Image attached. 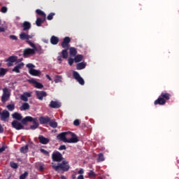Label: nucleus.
Returning a JSON list of instances; mask_svg holds the SVG:
<instances>
[{"mask_svg":"<svg viewBox=\"0 0 179 179\" xmlns=\"http://www.w3.org/2000/svg\"><path fill=\"white\" fill-rule=\"evenodd\" d=\"M171 94L169 92H163L161 93L157 100L155 101V106H164L168 100H170Z\"/></svg>","mask_w":179,"mask_h":179,"instance_id":"7ed1b4c3","label":"nucleus"},{"mask_svg":"<svg viewBox=\"0 0 179 179\" xmlns=\"http://www.w3.org/2000/svg\"><path fill=\"white\" fill-rule=\"evenodd\" d=\"M61 179H66V178L64 176H62Z\"/></svg>","mask_w":179,"mask_h":179,"instance_id":"bf43d9fd","label":"nucleus"},{"mask_svg":"<svg viewBox=\"0 0 179 179\" xmlns=\"http://www.w3.org/2000/svg\"><path fill=\"white\" fill-rule=\"evenodd\" d=\"M59 150H66V146L65 145H62L59 148Z\"/></svg>","mask_w":179,"mask_h":179,"instance_id":"49530a36","label":"nucleus"},{"mask_svg":"<svg viewBox=\"0 0 179 179\" xmlns=\"http://www.w3.org/2000/svg\"><path fill=\"white\" fill-rule=\"evenodd\" d=\"M6 69L3 68H0V76H4V75H6Z\"/></svg>","mask_w":179,"mask_h":179,"instance_id":"4c0bfd02","label":"nucleus"},{"mask_svg":"<svg viewBox=\"0 0 179 179\" xmlns=\"http://www.w3.org/2000/svg\"><path fill=\"white\" fill-rule=\"evenodd\" d=\"M1 12L2 13H6L8 12V8H6V6L1 7Z\"/></svg>","mask_w":179,"mask_h":179,"instance_id":"37998d69","label":"nucleus"},{"mask_svg":"<svg viewBox=\"0 0 179 179\" xmlns=\"http://www.w3.org/2000/svg\"><path fill=\"white\" fill-rule=\"evenodd\" d=\"M62 103L58 101H51L49 107L50 108H61Z\"/></svg>","mask_w":179,"mask_h":179,"instance_id":"4468645a","label":"nucleus"},{"mask_svg":"<svg viewBox=\"0 0 179 179\" xmlns=\"http://www.w3.org/2000/svg\"><path fill=\"white\" fill-rule=\"evenodd\" d=\"M36 13H37V15H39V16H42V17H43V19H45V13H44L43 10H40V9H37L36 10Z\"/></svg>","mask_w":179,"mask_h":179,"instance_id":"c756f323","label":"nucleus"},{"mask_svg":"<svg viewBox=\"0 0 179 179\" xmlns=\"http://www.w3.org/2000/svg\"><path fill=\"white\" fill-rule=\"evenodd\" d=\"M6 107L8 111H13L15 110V103L8 104Z\"/></svg>","mask_w":179,"mask_h":179,"instance_id":"f704fd0d","label":"nucleus"},{"mask_svg":"<svg viewBox=\"0 0 179 179\" xmlns=\"http://www.w3.org/2000/svg\"><path fill=\"white\" fill-rule=\"evenodd\" d=\"M71 177H72V178H73V179L76 178V175H72V176H71Z\"/></svg>","mask_w":179,"mask_h":179,"instance_id":"13d9d810","label":"nucleus"},{"mask_svg":"<svg viewBox=\"0 0 179 179\" xmlns=\"http://www.w3.org/2000/svg\"><path fill=\"white\" fill-rule=\"evenodd\" d=\"M20 111H26L30 110V105L29 103H23L22 105L20 107Z\"/></svg>","mask_w":179,"mask_h":179,"instance_id":"4be33fe9","label":"nucleus"},{"mask_svg":"<svg viewBox=\"0 0 179 179\" xmlns=\"http://www.w3.org/2000/svg\"><path fill=\"white\" fill-rule=\"evenodd\" d=\"M45 20V19H44V18H43V20L40 17L37 18L36 21V26H38V27H40V26H41V24H43V23H44Z\"/></svg>","mask_w":179,"mask_h":179,"instance_id":"c85d7f7f","label":"nucleus"},{"mask_svg":"<svg viewBox=\"0 0 179 179\" xmlns=\"http://www.w3.org/2000/svg\"><path fill=\"white\" fill-rule=\"evenodd\" d=\"M29 176V173L27 171H25L24 173L20 176V179H26V177Z\"/></svg>","mask_w":179,"mask_h":179,"instance_id":"58836bf2","label":"nucleus"},{"mask_svg":"<svg viewBox=\"0 0 179 179\" xmlns=\"http://www.w3.org/2000/svg\"><path fill=\"white\" fill-rule=\"evenodd\" d=\"M105 159H104V155H103V153H99L98 155V159H97V162L98 163H100L101 162H104Z\"/></svg>","mask_w":179,"mask_h":179,"instance_id":"2f4dec72","label":"nucleus"},{"mask_svg":"<svg viewBox=\"0 0 179 179\" xmlns=\"http://www.w3.org/2000/svg\"><path fill=\"white\" fill-rule=\"evenodd\" d=\"M35 94L38 100L43 101L44 97H47V92L45 91H36Z\"/></svg>","mask_w":179,"mask_h":179,"instance_id":"f8f14e48","label":"nucleus"},{"mask_svg":"<svg viewBox=\"0 0 179 179\" xmlns=\"http://www.w3.org/2000/svg\"><path fill=\"white\" fill-rule=\"evenodd\" d=\"M63 159L64 157H62V154H61V152L58 151L52 154V159L53 162H57V163H59L62 162Z\"/></svg>","mask_w":179,"mask_h":179,"instance_id":"9d476101","label":"nucleus"},{"mask_svg":"<svg viewBox=\"0 0 179 179\" xmlns=\"http://www.w3.org/2000/svg\"><path fill=\"white\" fill-rule=\"evenodd\" d=\"M57 139L65 143H78L79 142V138H78L76 134L71 131L60 133L57 136Z\"/></svg>","mask_w":179,"mask_h":179,"instance_id":"f257e3e1","label":"nucleus"},{"mask_svg":"<svg viewBox=\"0 0 179 179\" xmlns=\"http://www.w3.org/2000/svg\"><path fill=\"white\" fill-rule=\"evenodd\" d=\"M83 173H85V171L83 170V169H80V171H78V174H83Z\"/></svg>","mask_w":179,"mask_h":179,"instance_id":"603ef678","label":"nucleus"},{"mask_svg":"<svg viewBox=\"0 0 179 179\" xmlns=\"http://www.w3.org/2000/svg\"><path fill=\"white\" fill-rule=\"evenodd\" d=\"M20 152L21 153H27V152H29V145H26L25 146L22 147L20 148Z\"/></svg>","mask_w":179,"mask_h":179,"instance_id":"473e14b6","label":"nucleus"},{"mask_svg":"<svg viewBox=\"0 0 179 179\" xmlns=\"http://www.w3.org/2000/svg\"><path fill=\"white\" fill-rule=\"evenodd\" d=\"M24 124L21 120V122L17 120H13L11 122V127L16 129L17 131H20L22 129H24Z\"/></svg>","mask_w":179,"mask_h":179,"instance_id":"0eeeda50","label":"nucleus"},{"mask_svg":"<svg viewBox=\"0 0 179 179\" xmlns=\"http://www.w3.org/2000/svg\"><path fill=\"white\" fill-rule=\"evenodd\" d=\"M29 73L32 76H38V75L41 74V71L33 69L29 70Z\"/></svg>","mask_w":179,"mask_h":179,"instance_id":"5701e85b","label":"nucleus"},{"mask_svg":"<svg viewBox=\"0 0 179 179\" xmlns=\"http://www.w3.org/2000/svg\"><path fill=\"white\" fill-rule=\"evenodd\" d=\"M55 82L56 83L62 82V76H55Z\"/></svg>","mask_w":179,"mask_h":179,"instance_id":"72a5a7b5","label":"nucleus"},{"mask_svg":"<svg viewBox=\"0 0 179 179\" xmlns=\"http://www.w3.org/2000/svg\"><path fill=\"white\" fill-rule=\"evenodd\" d=\"M46 78L47 79H48V80H52V78H51V77L48 74L46 75Z\"/></svg>","mask_w":179,"mask_h":179,"instance_id":"6e6d98bb","label":"nucleus"},{"mask_svg":"<svg viewBox=\"0 0 179 179\" xmlns=\"http://www.w3.org/2000/svg\"><path fill=\"white\" fill-rule=\"evenodd\" d=\"M13 118H14V121H22L23 120V116L19 113L15 112L12 114Z\"/></svg>","mask_w":179,"mask_h":179,"instance_id":"aec40b11","label":"nucleus"},{"mask_svg":"<svg viewBox=\"0 0 179 179\" xmlns=\"http://www.w3.org/2000/svg\"><path fill=\"white\" fill-rule=\"evenodd\" d=\"M29 97H31V93L25 92L20 96V100L22 101H29Z\"/></svg>","mask_w":179,"mask_h":179,"instance_id":"dca6fc26","label":"nucleus"},{"mask_svg":"<svg viewBox=\"0 0 179 179\" xmlns=\"http://www.w3.org/2000/svg\"><path fill=\"white\" fill-rule=\"evenodd\" d=\"M68 61L69 65H70V66H72L73 65V62H75V59L69 58Z\"/></svg>","mask_w":179,"mask_h":179,"instance_id":"79ce46f5","label":"nucleus"},{"mask_svg":"<svg viewBox=\"0 0 179 179\" xmlns=\"http://www.w3.org/2000/svg\"><path fill=\"white\" fill-rule=\"evenodd\" d=\"M39 170H40V171H44V166H43V165H41L39 166Z\"/></svg>","mask_w":179,"mask_h":179,"instance_id":"3c124183","label":"nucleus"},{"mask_svg":"<svg viewBox=\"0 0 179 179\" xmlns=\"http://www.w3.org/2000/svg\"><path fill=\"white\" fill-rule=\"evenodd\" d=\"M7 61L8 62H11V63L16 62V61H17V57H16V56H10V57H8Z\"/></svg>","mask_w":179,"mask_h":179,"instance_id":"7c9ffc66","label":"nucleus"},{"mask_svg":"<svg viewBox=\"0 0 179 179\" xmlns=\"http://www.w3.org/2000/svg\"><path fill=\"white\" fill-rule=\"evenodd\" d=\"M88 176L93 178L96 177V173H94V171L91 170L88 173Z\"/></svg>","mask_w":179,"mask_h":179,"instance_id":"ea45409f","label":"nucleus"},{"mask_svg":"<svg viewBox=\"0 0 179 179\" xmlns=\"http://www.w3.org/2000/svg\"><path fill=\"white\" fill-rule=\"evenodd\" d=\"M10 40H15V41H17V36H16L15 35H10Z\"/></svg>","mask_w":179,"mask_h":179,"instance_id":"de8ad7c7","label":"nucleus"},{"mask_svg":"<svg viewBox=\"0 0 179 179\" xmlns=\"http://www.w3.org/2000/svg\"><path fill=\"white\" fill-rule=\"evenodd\" d=\"M73 125H75V127H79V125H80V122L79 121V120H75L73 122Z\"/></svg>","mask_w":179,"mask_h":179,"instance_id":"c03bdc74","label":"nucleus"},{"mask_svg":"<svg viewBox=\"0 0 179 179\" xmlns=\"http://www.w3.org/2000/svg\"><path fill=\"white\" fill-rule=\"evenodd\" d=\"M36 54V48H26L23 50V57L24 58H29L31 55H34Z\"/></svg>","mask_w":179,"mask_h":179,"instance_id":"1a4fd4ad","label":"nucleus"},{"mask_svg":"<svg viewBox=\"0 0 179 179\" xmlns=\"http://www.w3.org/2000/svg\"><path fill=\"white\" fill-rule=\"evenodd\" d=\"M38 141L42 145H47L50 143V138L44 137V136L40 135L38 136Z\"/></svg>","mask_w":179,"mask_h":179,"instance_id":"f3484780","label":"nucleus"},{"mask_svg":"<svg viewBox=\"0 0 179 179\" xmlns=\"http://www.w3.org/2000/svg\"><path fill=\"white\" fill-rule=\"evenodd\" d=\"M24 66V63H20L13 69V72L15 73H20V69Z\"/></svg>","mask_w":179,"mask_h":179,"instance_id":"a211bd4d","label":"nucleus"},{"mask_svg":"<svg viewBox=\"0 0 179 179\" xmlns=\"http://www.w3.org/2000/svg\"><path fill=\"white\" fill-rule=\"evenodd\" d=\"M77 179H85V176H83V175H80L78 176Z\"/></svg>","mask_w":179,"mask_h":179,"instance_id":"864d4df0","label":"nucleus"},{"mask_svg":"<svg viewBox=\"0 0 179 179\" xmlns=\"http://www.w3.org/2000/svg\"><path fill=\"white\" fill-rule=\"evenodd\" d=\"M85 68H86V64H85V62H80V63L77 64V65H76V69L78 71L85 69Z\"/></svg>","mask_w":179,"mask_h":179,"instance_id":"393cba45","label":"nucleus"},{"mask_svg":"<svg viewBox=\"0 0 179 179\" xmlns=\"http://www.w3.org/2000/svg\"><path fill=\"white\" fill-rule=\"evenodd\" d=\"M41 152L43 153V155H45V156H50V152H48V151L41 148Z\"/></svg>","mask_w":179,"mask_h":179,"instance_id":"a19ab883","label":"nucleus"},{"mask_svg":"<svg viewBox=\"0 0 179 179\" xmlns=\"http://www.w3.org/2000/svg\"><path fill=\"white\" fill-rule=\"evenodd\" d=\"M1 20H0V24H1Z\"/></svg>","mask_w":179,"mask_h":179,"instance_id":"680f3d73","label":"nucleus"},{"mask_svg":"<svg viewBox=\"0 0 179 179\" xmlns=\"http://www.w3.org/2000/svg\"><path fill=\"white\" fill-rule=\"evenodd\" d=\"M50 43L52 44V45H57V44L59 43V38L55 36H52L50 38Z\"/></svg>","mask_w":179,"mask_h":179,"instance_id":"412c9836","label":"nucleus"},{"mask_svg":"<svg viewBox=\"0 0 179 179\" xmlns=\"http://www.w3.org/2000/svg\"><path fill=\"white\" fill-rule=\"evenodd\" d=\"M0 116H1V121L5 122L6 121L7 118H9V117L10 116V113H9V111L6 110H3L2 113H1Z\"/></svg>","mask_w":179,"mask_h":179,"instance_id":"2eb2a0df","label":"nucleus"},{"mask_svg":"<svg viewBox=\"0 0 179 179\" xmlns=\"http://www.w3.org/2000/svg\"><path fill=\"white\" fill-rule=\"evenodd\" d=\"M83 60V55H78L75 56L74 62L78 64V62H81V61Z\"/></svg>","mask_w":179,"mask_h":179,"instance_id":"bb28decb","label":"nucleus"},{"mask_svg":"<svg viewBox=\"0 0 179 179\" xmlns=\"http://www.w3.org/2000/svg\"><path fill=\"white\" fill-rule=\"evenodd\" d=\"M31 83H34V85H35V87L36 89H43V87H44V85H43V84H41L34 80H31Z\"/></svg>","mask_w":179,"mask_h":179,"instance_id":"b1692460","label":"nucleus"},{"mask_svg":"<svg viewBox=\"0 0 179 179\" xmlns=\"http://www.w3.org/2000/svg\"><path fill=\"white\" fill-rule=\"evenodd\" d=\"M0 134H3V127L2 124H0Z\"/></svg>","mask_w":179,"mask_h":179,"instance_id":"09e8293b","label":"nucleus"},{"mask_svg":"<svg viewBox=\"0 0 179 179\" xmlns=\"http://www.w3.org/2000/svg\"><path fill=\"white\" fill-rule=\"evenodd\" d=\"M54 16H55V13H50L47 17L48 20H52Z\"/></svg>","mask_w":179,"mask_h":179,"instance_id":"c9c22d12","label":"nucleus"},{"mask_svg":"<svg viewBox=\"0 0 179 179\" xmlns=\"http://www.w3.org/2000/svg\"><path fill=\"white\" fill-rule=\"evenodd\" d=\"M73 76L74 79H76V80H77V82H78V83L81 85V86H83V85H85V80H83V78L80 77V75L79 74V73H78V71H73Z\"/></svg>","mask_w":179,"mask_h":179,"instance_id":"9b49d317","label":"nucleus"},{"mask_svg":"<svg viewBox=\"0 0 179 179\" xmlns=\"http://www.w3.org/2000/svg\"><path fill=\"white\" fill-rule=\"evenodd\" d=\"M10 97V93L9 92V90L7 87H5L3 90V94L1 96V101L2 103H6L9 98Z\"/></svg>","mask_w":179,"mask_h":179,"instance_id":"6e6552de","label":"nucleus"},{"mask_svg":"<svg viewBox=\"0 0 179 179\" xmlns=\"http://www.w3.org/2000/svg\"><path fill=\"white\" fill-rule=\"evenodd\" d=\"M49 125L51 127V128H57V127H58V123L55 122V120L50 119Z\"/></svg>","mask_w":179,"mask_h":179,"instance_id":"cd10ccee","label":"nucleus"},{"mask_svg":"<svg viewBox=\"0 0 179 179\" xmlns=\"http://www.w3.org/2000/svg\"><path fill=\"white\" fill-rule=\"evenodd\" d=\"M20 39L22 40V41H26V43L27 44H29V45H30V47H31L32 48H35V50H37V47H36V45L31 42L29 40L30 38H32L33 37H34V35L33 34H30L29 35V34H27V32H21L20 34Z\"/></svg>","mask_w":179,"mask_h":179,"instance_id":"20e7f679","label":"nucleus"},{"mask_svg":"<svg viewBox=\"0 0 179 179\" xmlns=\"http://www.w3.org/2000/svg\"><path fill=\"white\" fill-rule=\"evenodd\" d=\"M69 54L71 57H76V54H78V50L75 48H70Z\"/></svg>","mask_w":179,"mask_h":179,"instance_id":"a878e982","label":"nucleus"},{"mask_svg":"<svg viewBox=\"0 0 179 179\" xmlns=\"http://www.w3.org/2000/svg\"><path fill=\"white\" fill-rule=\"evenodd\" d=\"M1 66H2V64L1 63H0V68H1Z\"/></svg>","mask_w":179,"mask_h":179,"instance_id":"052dcab7","label":"nucleus"},{"mask_svg":"<svg viewBox=\"0 0 179 179\" xmlns=\"http://www.w3.org/2000/svg\"><path fill=\"white\" fill-rule=\"evenodd\" d=\"M23 31H28L31 29V24L27 21H25L22 24Z\"/></svg>","mask_w":179,"mask_h":179,"instance_id":"6ab92c4d","label":"nucleus"},{"mask_svg":"<svg viewBox=\"0 0 179 179\" xmlns=\"http://www.w3.org/2000/svg\"><path fill=\"white\" fill-rule=\"evenodd\" d=\"M5 147L0 148V153H2V152H5Z\"/></svg>","mask_w":179,"mask_h":179,"instance_id":"8fccbe9b","label":"nucleus"},{"mask_svg":"<svg viewBox=\"0 0 179 179\" xmlns=\"http://www.w3.org/2000/svg\"><path fill=\"white\" fill-rule=\"evenodd\" d=\"M0 114H1V110H0Z\"/></svg>","mask_w":179,"mask_h":179,"instance_id":"e2e57ef3","label":"nucleus"},{"mask_svg":"<svg viewBox=\"0 0 179 179\" xmlns=\"http://www.w3.org/2000/svg\"><path fill=\"white\" fill-rule=\"evenodd\" d=\"M50 120H51V117L48 116L39 117V122H40V124H41V125H47L50 124Z\"/></svg>","mask_w":179,"mask_h":179,"instance_id":"ddd939ff","label":"nucleus"},{"mask_svg":"<svg viewBox=\"0 0 179 179\" xmlns=\"http://www.w3.org/2000/svg\"><path fill=\"white\" fill-rule=\"evenodd\" d=\"M12 64L10 62H9V63H8V66H12Z\"/></svg>","mask_w":179,"mask_h":179,"instance_id":"4d7b16f0","label":"nucleus"},{"mask_svg":"<svg viewBox=\"0 0 179 179\" xmlns=\"http://www.w3.org/2000/svg\"><path fill=\"white\" fill-rule=\"evenodd\" d=\"M3 32H5V28L0 27V33H3Z\"/></svg>","mask_w":179,"mask_h":179,"instance_id":"5fc2aeb1","label":"nucleus"},{"mask_svg":"<svg viewBox=\"0 0 179 179\" xmlns=\"http://www.w3.org/2000/svg\"><path fill=\"white\" fill-rule=\"evenodd\" d=\"M22 124L24 125H27V122H33V124L30 126V129L34 131V129H37L38 128V123L36 121V119L33 118L31 116H27L22 120Z\"/></svg>","mask_w":179,"mask_h":179,"instance_id":"423d86ee","label":"nucleus"},{"mask_svg":"<svg viewBox=\"0 0 179 179\" xmlns=\"http://www.w3.org/2000/svg\"><path fill=\"white\" fill-rule=\"evenodd\" d=\"M52 169L55 171H69V164L66 161H63L62 163H59L57 165H55L52 163Z\"/></svg>","mask_w":179,"mask_h":179,"instance_id":"39448f33","label":"nucleus"},{"mask_svg":"<svg viewBox=\"0 0 179 179\" xmlns=\"http://www.w3.org/2000/svg\"><path fill=\"white\" fill-rule=\"evenodd\" d=\"M69 43H71V38H69V36L64 37L61 45L62 48L65 49H64L61 53H59L60 55L57 57V61H62V58L63 59H68V50H69Z\"/></svg>","mask_w":179,"mask_h":179,"instance_id":"f03ea898","label":"nucleus"},{"mask_svg":"<svg viewBox=\"0 0 179 179\" xmlns=\"http://www.w3.org/2000/svg\"><path fill=\"white\" fill-rule=\"evenodd\" d=\"M27 68H28L29 71H31V69H34L36 68V66L34 64L29 63L26 65Z\"/></svg>","mask_w":179,"mask_h":179,"instance_id":"e433bc0d","label":"nucleus"},{"mask_svg":"<svg viewBox=\"0 0 179 179\" xmlns=\"http://www.w3.org/2000/svg\"><path fill=\"white\" fill-rule=\"evenodd\" d=\"M10 167H12V169H17V164L15 163V162H10Z\"/></svg>","mask_w":179,"mask_h":179,"instance_id":"a18cd8bd","label":"nucleus"}]
</instances>
